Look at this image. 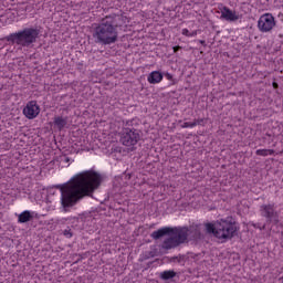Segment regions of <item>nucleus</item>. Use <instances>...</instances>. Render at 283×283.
Segmentation results:
<instances>
[{
  "instance_id": "nucleus-1",
  "label": "nucleus",
  "mask_w": 283,
  "mask_h": 283,
  "mask_svg": "<svg viewBox=\"0 0 283 283\" xmlns=\"http://www.w3.org/2000/svg\"><path fill=\"white\" fill-rule=\"evenodd\" d=\"M102 180L101 176L92 170L76 175L60 189L62 207L64 209L74 207L78 200L92 196L101 186Z\"/></svg>"
},
{
  "instance_id": "nucleus-2",
  "label": "nucleus",
  "mask_w": 283,
  "mask_h": 283,
  "mask_svg": "<svg viewBox=\"0 0 283 283\" xmlns=\"http://www.w3.org/2000/svg\"><path fill=\"white\" fill-rule=\"evenodd\" d=\"M128 22L129 20L125 15H108L104 18L93 31L95 43H101L102 45L116 43L118 41V28H123Z\"/></svg>"
},
{
  "instance_id": "nucleus-3",
  "label": "nucleus",
  "mask_w": 283,
  "mask_h": 283,
  "mask_svg": "<svg viewBox=\"0 0 283 283\" xmlns=\"http://www.w3.org/2000/svg\"><path fill=\"white\" fill-rule=\"evenodd\" d=\"M205 227L207 233H211L218 240H231L235 235V231H238L235 223L229 219H221L214 223H206Z\"/></svg>"
},
{
  "instance_id": "nucleus-4",
  "label": "nucleus",
  "mask_w": 283,
  "mask_h": 283,
  "mask_svg": "<svg viewBox=\"0 0 283 283\" xmlns=\"http://www.w3.org/2000/svg\"><path fill=\"white\" fill-rule=\"evenodd\" d=\"M39 30L34 28H25L15 33H11L7 41L19 45L20 48H31L34 42L39 39Z\"/></svg>"
},
{
  "instance_id": "nucleus-5",
  "label": "nucleus",
  "mask_w": 283,
  "mask_h": 283,
  "mask_svg": "<svg viewBox=\"0 0 283 283\" xmlns=\"http://www.w3.org/2000/svg\"><path fill=\"white\" fill-rule=\"evenodd\" d=\"M275 25H276L275 17H273V14L271 13L262 14L259 18L258 28L260 32H263V33L271 32L273 28H275Z\"/></svg>"
},
{
  "instance_id": "nucleus-6",
  "label": "nucleus",
  "mask_w": 283,
  "mask_h": 283,
  "mask_svg": "<svg viewBox=\"0 0 283 283\" xmlns=\"http://www.w3.org/2000/svg\"><path fill=\"white\" fill-rule=\"evenodd\" d=\"M138 140H140V134L137 130L129 128L124 129L120 143L125 145V147H134V145L138 144Z\"/></svg>"
},
{
  "instance_id": "nucleus-7",
  "label": "nucleus",
  "mask_w": 283,
  "mask_h": 283,
  "mask_svg": "<svg viewBox=\"0 0 283 283\" xmlns=\"http://www.w3.org/2000/svg\"><path fill=\"white\" fill-rule=\"evenodd\" d=\"M261 216L268 219V222H274L277 224L280 220L277 219V212L275 211V206L273 205H263L260 208Z\"/></svg>"
},
{
  "instance_id": "nucleus-8",
  "label": "nucleus",
  "mask_w": 283,
  "mask_h": 283,
  "mask_svg": "<svg viewBox=\"0 0 283 283\" xmlns=\"http://www.w3.org/2000/svg\"><path fill=\"white\" fill-rule=\"evenodd\" d=\"M41 114V107L36 103V101H30L25 107L23 108V115L25 118H29V120H33V118H36Z\"/></svg>"
},
{
  "instance_id": "nucleus-9",
  "label": "nucleus",
  "mask_w": 283,
  "mask_h": 283,
  "mask_svg": "<svg viewBox=\"0 0 283 283\" xmlns=\"http://www.w3.org/2000/svg\"><path fill=\"white\" fill-rule=\"evenodd\" d=\"M170 235H175L179 244H185L189 240L187 228H171Z\"/></svg>"
},
{
  "instance_id": "nucleus-10",
  "label": "nucleus",
  "mask_w": 283,
  "mask_h": 283,
  "mask_svg": "<svg viewBox=\"0 0 283 283\" xmlns=\"http://www.w3.org/2000/svg\"><path fill=\"white\" fill-rule=\"evenodd\" d=\"M202 226L201 224H191L187 228L188 231V240H200L202 238Z\"/></svg>"
},
{
  "instance_id": "nucleus-11",
  "label": "nucleus",
  "mask_w": 283,
  "mask_h": 283,
  "mask_svg": "<svg viewBox=\"0 0 283 283\" xmlns=\"http://www.w3.org/2000/svg\"><path fill=\"white\" fill-rule=\"evenodd\" d=\"M221 19H224V21H238L240 19V14L238 12L229 9L228 7H223L221 9Z\"/></svg>"
},
{
  "instance_id": "nucleus-12",
  "label": "nucleus",
  "mask_w": 283,
  "mask_h": 283,
  "mask_svg": "<svg viewBox=\"0 0 283 283\" xmlns=\"http://www.w3.org/2000/svg\"><path fill=\"white\" fill-rule=\"evenodd\" d=\"M148 83H150V85H157L158 83L163 82V73L158 72V71H153L148 77H147Z\"/></svg>"
},
{
  "instance_id": "nucleus-13",
  "label": "nucleus",
  "mask_w": 283,
  "mask_h": 283,
  "mask_svg": "<svg viewBox=\"0 0 283 283\" xmlns=\"http://www.w3.org/2000/svg\"><path fill=\"white\" fill-rule=\"evenodd\" d=\"M176 247H180V243L175 238V235H170L168 239H166L163 243V249H176Z\"/></svg>"
},
{
  "instance_id": "nucleus-14",
  "label": "nucleus",
  "mask_w": 283,
  "mask_h": 283,
  "mask_svg": "<svg viewBox=\"0 0 283 283\" xmlns=\"http://www.w3.org/2000/svg\"><path fill=\"white\" fill-rule=\"evenodd\" d=\"M164 235H171V228H161L151 233V238H154V240H160Z\"/></svg>"
},
{
  "instance_id": "nucleus-15",
  "label": "nucleus",
  "mask_w": 283,
  "mask_h": 283,
  "mask_svg": "<svg viewBox=\"0 0 283 283\" xmlns=\"http://www.w3.org/2000/svg\"><path fill=\"white\" fill-rule=\"evenodd\" d=\"M32 218H33L32 212L30 210H25L18 216V222L20 224H25V222H30Z\"/></svg>"
},
{
  "instance_id": "nucleus-16",
  "label": "nucleus",
  "mask_w": 283,
  "mask_h": 283,
  "mask_svg": "<svg viewBox=\"0 0 283 283\" xmlns=\"http://www.w3.org/2000/svg\"><path fill=\"white\" fill-rule=\"evenodd\" d=\"M54 124L56 125V127H59V129H63V127H65V125H67V118L57 116L54 118Z\"/></svg>"
},
{
  "instance_id": "nucleus-17",
  "label": "nucleus",
  "mask_w": 283,
  "mask_h": 283,
  "mask_svg": "<svg viewBox=\"0 0 283 283\" xmlns=\"http://www.w3.org/2000/svg\"><path fill=\"white\" fill-rule=\"evenodd\" d=\"M256 156H273L275 150L273 149H258L255 151Z\"/></svg>"
},
{
  "instance_id": "nucleus-18",
  "label": "nucleus",
  "mask_w": 283,
  "mask_h": 283,
  "mask_svg": "<svg viewBox=\"0 0 283 283\" xmlns=\"http://www.w3.org/2000/svg\"><path fill=\"white\" fill-rule=\"evenodd\" d=\"M160 276H161V280H171V279L176 277V272L164 271Z\"/></svg>"
},
{
  "instance_id": "nucleus-19",
  "label": "nucleus",
  "mask_w": 283,
  "mask_h": 283,
  "mask_svg": "<svg viewBox=\"0 0 283 283\" xmlns=\"http://www.w3.org/2000/svg\"><path fill=\"white\" fill-rule=\"evenodd\" d=\"M200 123H202V119H199V120H195V122H185L181 127L184 129H187L189 127H196V125H200Z\"/></svg>"
},
{
  "instance_id": "nucleus-20",
  "label": "nucleus",
  "mask_w": 283,
  "mask_h": 283,
  "mask_svg": "<svg viewBox=\"0 0 283 283\" xmlns=\"http://www.w3.org/2000/svg\"><path fill=\"white\" fill-rule=\"evenodd\" d=\"M181 34H182L184 36H191V32L188 31V29H182V30H181Z\"/></svg>"
},
{
  "instance_id": "nucleus-21",
  "label": "nucleus",
  "mask_w": 283,
  "mask_h": 283,
  "mask_svg": "<svg viewBox=\"0 0 283 283\" xmlns=\"http://www.w3.org/2000/svg\"><path fill=\"white\" fill-rule=\"evenodd\" d=\"M254 229H260L261 231H264L266 229V226H258V224H253Z\"/></svg>"
},
{
  "instance_id": "nucleus-22",
  "label": "nucleus",
  "mask_w": 283,
  "mask_h": 283,
  "mask_svg": "<svg viewBox=\"0 0 283 283\" xmlns=\"http://www.w3.org/2000/svg\"><path fill=\"white\" fill-rule=\"evenodd\" d=\"M166 78H167L168 81H174V75H171V73H167V74H166Z\"/></svg>"
},
{
  "instance_id": "nucleus-23",
  "label": "nucleus",
  "mask_w": 283,
  "mask_h": 283,
  "mask_svg": "<svg viewBox=\"0 0 283 283\" xmlns=\"http://www.w3.org/2000/svg\"><path fill=\"white\" fill-rule=\"evenodd\" d=\"M64 235H66V238H72V232H70V230H65Z\"/></svg>"
},
{
  "instance_id": "nucleus-24",
  "label": "nucleus",
  "mask_w": 283,
  "mask_h": 283,
  "mask_svg": "<svg viewBox=\"0 0 283 283\" xmlns=\"http://www.w3.org/2000/svg\"><path fill=\"white\" fill-rule=\"evenodd\" d=\"M190 36H198V31L190 32Z\"/></svg>"
},
{
  "instance_id": "nucleus-25",
  "label": "nucleus",
  "mask_w": 283,
  "mask_h": 283,
  "mask_svg": "<svg viewBox=\"0 0 283 283\" xmlns=\"http://www.w3.org/2000/svg\"><path fill=\"white\" fill-rule=\"evenodd\" d=\"M172 50L176 53V52H178V50H180V46H174Z\"/></svg>"
},
{
  "instance_id": "nucleus-26",
  "label": "nucleus",
  "mask_w": 283,
  "mask_h": 283,
  "mask_svg": "<svg viewBox=\"0 0 283 283\" xmlns=\"http://www.w3.org/2000/svg\"><path fill=\"white\" fill-rule=\"evenodd\" d=\"M272 85H273L274 90H277V87H279V86H277V83L273 82Z\"/></svg>"
},
{
  "instance_id": "nucleus-27",
  "label": "nucleus",
  "mask_w": 283,
  "mask_h": 283,
  "mask_svg": "<svg viewBox=\"0 0 283 283\" xmlns=\"http://www.w3.org/2000/svg\"><path fill=\"white\" fill-rule=\"evenodd\" d=\"M200 43H205V41H200Z\"/></svg>"
}]
</instances>
